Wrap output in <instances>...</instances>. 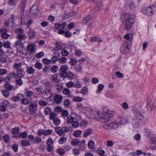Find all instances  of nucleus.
Listing matches in <instances>:
<instances>
[{
  "instance_id": "32",
  "label": "nucleus",
  "mask_w": 156,
  "mask_h": 156,
  "mask_svg": "<svg viewBox=\"0 0 156 156\" xmlns=\"http://www.w3.org/2000/svg\"><path fill=\"white\" fill-rule=\"evenodd\" d=\"M2 94L5 98H7L9 95V92L7 90L4 89L2 90Z\"/></svg>"
},
{
  "instance_id": "49",
  "label": "nucleus",
  "mask_w": 156,
  "mask_h": 156,
  "mask_svg": "<svg viewBox=\"0 0 156 156\" xmlns=\"http://www.w3.org/2000/svg\"><path fill=\"white\" fill-rule=\"evenodd\" d=\"M77 60L74 58H71L70 59V64L72 66L75 65L77 63Z\"/></svg>"
},
{
  "instance_id": "42",
  "label": "nucleus",
  "mask_w": 156,
  "mask_h": 156,
  "mask_svg": "<svg viewBox=\"0 0 156 156\" xmlns=\"http://www.w3.org/2000/svg\"><path fill=\"white\" fill-rule=\"evenodd\" d=\"M41 139L38 136H36L34 138V140L33 142V144H38L41 142Z\"/></svg>"
},
{
  "instance_id": "18",
  "label": "nucleus",
  "mask_w": 156,
  "mask_h": 156,
  "mask_svg": "<svg viewBox=\"0 0 156 156\" xmlns=\"http://www.w3.org/2000/svg\"><path fill=\"white\" fill-rule=\"evenodd\" d=\"M93 131L92 129L90 128H88L86 129L83 133V136L84 137L90 134Z\"/></svg>"
},
{
  "instance_id": "14",
  "label": "nucleus",
  "mask_w": 156,
  "mask_h": 156,
  "mask_svg": "<svg viewBox=\"0 0 156 156\" xmlns=\"http://www.w3.org/2000/svg\"><path fill=\"white\" fill-rule=\"evenodd\" d=\"M27 133L26 132H22L20 133L17 136H14V137L20 138H22L23 139H25L27 138Z\"/></svg>"
},
{
  "instance_id": "6",
  "label": "nucleus",
  "mask_w": 156,
  "mask_h": 156,
  "mask_svg": "<svg viewBox=\"0 0 156 156\" xmlns=\"http://www.w3.org/2000/svg\"><path fill=\"white\" fill-rule=\"evenodd\" d=\"M50 119L53 120V124L55 125H59L60 123V120L59 118L56 117L55 113H52L49 115Z\"/></svg>"
},
{
  "instance_id": "34",
  "label": "nucleus",
  "mask_w": 156,
  "mask_h": 156,
  "mask_svg": "<svg viewBox=\"0 0 156 156\" xmlns=\"http://www.w3.org/2000/svg\"><path fill=\"white\" fill-rule=\"evenodd\" d=\"M43 93H44V94L48 96L51 94V90L49 88H46L44 90Z\"/></svg>"
},
{
  "instance_id": "27",
  "label": "nucleus",
  "mask_w": 156,
  "mask_h": 156,
  "mask_svg": "<svg viewBox=\"0 0 156 156\" xmlns=\"http://www.w3.org/2000/svg\"><path fill=\"white\" fill-rule=\"evenodd\" d=\"M26 72L27 73L31 74L34 73V70L32 67L27 66V67Z\"/></svg>"
},
{
  "instance_id": "60",
  "label": "nucleus",
  "mask_w": 156,
  "mask_h": 156,
  "mask_svg": "<svg viewBox=\"0 0 156 156\" xmlns=\"http://www.w3.org/2000/svg\"><path fill=\"white\" fill-rule=\"evenodd\" d=\"M50 60L48 59L47 58H45L42 59V62L45 64H49L51 63Z\"/></svg>"
},
{
  "instance_id": "19",
  "label": "nucleus",
  "mask_w": 156,
  "mask_h": 156,
  "mask_svg": "<svg viewBox=\"0 0 156 156\" xmlns=\"http://www.w3.org/2000/svg\"><path fill=\"white\" fill-rule=\"evenodd\" d=\"M128 120L125 117H121L120 119V122H117L119 123V126L120 125H124L128 123Z\"/></svg>"
},
{
  "instance_id": "43",
  "label": "nucleus",
  "mask_w": 156,
  "mask_h": 156,
  "mask_svg": "<svg viewBox=\"0 0 156 156\" xmlns=\"http://www.w3.org/2000/svg\"><path fill=\"white\" fill-rule=\"evenodd\" d=\"M79 143L80 141L78 139H74L71 141V144L73 146H76L79 144Z\"/></svg>"
},
{
  "instance_id": "47",
  "label": "nucleus",
  "mask_w": 156,
  "mask_h": 156,
  "mask_svg": "<svg viewBox=\"0 0 156 156\" xmlns=\"http://www.w3.org/2000/svg\"><path fill=\"white\" fill-rule=\"evenodd\" d=\"M82 132L80 130H77L74 131L73 132V135L76 137H79L81 134Z\"/></svg>"
},
{
  "instance_id": "59",
  "label": "nucleus",
  "mask_w": 156,
  "mask_h": 156,
  "mask_svg": "<svg viewBox=\"0 0 156 156\" xmlns=\"http://www.w3.org/2000/svg\"><path fill=\"white\" fill-rule=\"evenodd\" d=\"M73 100L75 102H80L82 101L83 98L79 96H76L73 97Z\"/></svg>"
},
{
  "instance_id": "15",
  "label": "nucleus",
  "mask_w": 156,
  "mask_h": 156,
  "mask_svg": "<svg viewBox=\"0 0 156 156\" xmlns=\"http://www.w3.org/2000/svg\"><path fill=\"white\" fill-rule=\"evenodd\" d=\"M147 107L148 109L151 110L154 107L153 102L148 98L147 99Z\"/></svg>"
},
{
  "instance_id": "44",
  "label": "nucleus",
  "mask_w": 156,
  "mask_h": 156,
  "mask_svg": "<svg viewBox=\"0 0 156 156\" xmlns=\"http://www.w3.org/2000/svg\"><path fill=\"white\" fill-rule=\"evenodd\" d=\"M56 46L53 49V50H54L55 51H58L59 50H62V47L58 43H56L55 44Z\"/></svg>"
},
{
  "instance_id": "39",
  "label": "nucleus",
  "mask_w": 156,
  "mask_h": 156,
  "mask_svg": "<svg viewBox=\"0 0 156 156\" xmlns=\"http://www.w3.org/2000/svg\"><path fill=\"white\" fill-rule=\"evenodd\" d=\"M4 141L6 143H9L10 140L9 135V134H6L3 136Z\"/></svg>"
},
{
  "instance_id": "3",
  "label": "nucleus",
  "mask_w": 156,
  "mask_h": 156,
  "mask_svg": "<svg viewBox=\"0 0 156 156\" xmlns=\"http://www.w3.org/2000/svg\"><path fill=\"white\" fill-rule=\"evenodd\" d=\"M132 42L129 41L128 44L125 42L123 43L120 48V51L121 53L123 54H127L130 52L129 48Z\"/></svg>"
},
{
  "instance_id": "46",
  "label": "nucleus",
  "mask_w": 156,
  "mask_h": 156,
  "mask_svg": "<svg viewBox=\"0 0 156 156\" xmlns=\"http://www.w3.org/2000/svg\"><path fill=\"white\" fill-rule=\"evenodd\" d=\"M63 135L65 134V133L69 132L70 130L69 128L67 126H63L62 127Z\"/></svg>"
},
{
  "instance_id": "10",
  "label": "nucleus",
  "mask_w": 156,
  "mask_h": 156,
  "mask_svg": "<svg viewBox=\"0 0 156 156\" xmlns=\"http://www.w3.org/2000/svg\"><path fill=\"white\" fill-rule=\"evenodd\" d=\"M63 99L62 96L59 94H57L54 96V100L55 103L59 104L62 102Z\"/></svg>"
},
{
  "instance_id": "16",
  "label": "nucleus",
  "mask_w": 156,
  "mask_h": 156,
  "mask_svg": "<svg viewBox=\"0 0 156 156\" xmlns=\"http://www.w3.org/2000/svg\"><path fill=\"white\" fill-rule=\"evenodd\" d=\"M25 74V72L23 69L17 71V76L20 78H23Z\"/></svg>"
},
{
  "instance_id": "51",
  "label": "nucleus",
  "mask_w": 156,
  "mask_h": 156,
  "mask_svg": "<svg viewBox=\"0 0 156 156\" xmlns=\"http://www.w3.org/2000/svg\"><path fill=\"white\" fill-rule=\"evenodd\" d=\"M19 128L18 127H16L12 129V133L13 134H16L19 132Z\"/></svg>"
},
{
  "instance_id": "63",
  "label": "nucleus",
  "mask_w": 156,
  "mask_h": 156,
  "mask_svg": "<svg viewBox=\"0 0 156 156\" xmlns=\"http://www.w3.org/2000/svg\"><path fill=\"white\" fill-rule=\"evenodd\" d=\"M11 44L8 41L5 42L3 44V47L6 48H9L10 47Z\"/></svg>"
},
{
  "instance_id": "40",
  "label": "nucleus",
  "mask_w": 156,
  "mask_h": 156,
  "mask_svg": "<svg viewBox=\"0 0 156 156\" xmlns=\"http://www.w3.org/2000/svg\"><path fill=\"white\" fill-rule=\"evenodd\" d=\"M94 146V143L93 141L90 140L88 144V147L89 148L92 149Z\"/></svg>"
},
{
  "instance_id": "1",
  "label": "nucleus",
  "mask_w": 156,
  "mask_h": 156,
  "mask_svg": "<svg viewBox=\"0 0 156 156\" xmlns=\"http://www.w3.org/2000/svg\"><path fill=\"white\" fill-rule=\"evenodd\" d=\"M148 117L144 113L138 112L135 115L132 123L137 126L139 124H144L148 121Z\"/></svg>"
},
{
  "instance_id": "50",
  "label": "nucleus",
  "mask_w": 156,
  "mask_h": 156,
  "mask_svg": "<svg viewBox=\"0 0 156 156\" xmlns=\"http://www.w3.org/2000/svg\"><path fill=\"white\" fill-rule=\"evenodd\" d=\"M76 71L77 72H81L82 70V67L80 64L77 65L75 67Z\"/></svg>"
},
{
  "instance_id": "26",
  "label": "nucleus",
  "mask_w": 156,
  "mask_h": 156,
  "mask_svg": "<svg viewBox=\"0 0 156 156\" xmlns=\"http://www.w3.org/2000/svg\"><path fill=\"white\" fill-rule=\"evenodd\" d=\"M55 132L59 135H63L62 128L59 126H57L55 128Z\"/></svg>"
},
{
  "instance_id": "12",
  "label": "nucleus",
  "mask_w": 156,
  "mask_h": 156,
  "mask_svg": "<svg viewBox=\"0 0 156 156\" xmlns=\"http://www.w3.org/2000/svg\"><path fill=\"white\" fill-rule=\"evenodd\" d=\"M95 3L96 5L95 6L94 10L96 12H98L100 11L102 7V5L101 3L99 1Z\"/></svg>"
},
{
  "instance_id": "22",
  "label": "nucleus",
  "mask_w": 156,
  "mask_h": 156,
  "mask_svg": "<svg viewBox=\"0 0 156 156\" xmlns=\"http://www.w3.org/2000/svg\"><path fill=\"white\" fill-rule=\"evenodd\" d=\"M16 38L20 40H23L26 39L27 36L23 34H18L17 35Z\"/></svg>"
},
{
  "instance_id": "33",
  "label": "nucleus",
  "mask_w": 156,
  "mask_h": 156,
  "mask_svg": "<svg viewBox=\"0 0 156 156\" xmlns=\"http://www.w3.org/2000/svg\"><path fill=\"white\" fill-rule=\"evenodd\" d=\"M68 69L69 67L68 65H63L60 68L59 70L67 72Z\"/></svg>"
},
{
  "instance_id": "48",
  "label": "nucleus",
  "mask_w": 156,
  "mask_h": 156,
  "mask_svg": "<svg viewBox=\"0 0 156 156\" xmlns=\"http://www.w3.org/2000/svg\"><path fill=\"white\" fill-rule=\"evenodd\" d=\"M51 79L54 82H58L59 80V79H58V75L57 74L53 75L51 77Z\"/></svg>"
},
{
  "instance_id": "55",
  "label": "nucleus",
  "mask_w": 156,
  "mask_h": 156,
  "mask_svg": "<svg viewBox=\"0 0 156 156\" xmlns=\"http://www.w3.org/2000/svg\"><path fill=\"white\" fill-rule=\"evenodd\" d=\"M53 132L52 129H48L44 130V135L48 136L50 135Z\"/></svg>"
},
{
  "instance_id": "38",
  "label": "nucleus",
  "mask_w": 156,
  "mask_h": 156,
  "mask_svg": "<svg viewBox=\"0 0 156 156\" xmlns=\"http://www.w3.org/2000/svg\"><path fill=\"white\" fill-rule=\"evenodd\" d=\"M60 53L62 56H66L69 55V52L66 50L63 49L61 50Z\"/></svg>"
},
{
  "instance_id": "54",
  "label": "nucleus",
  "mask_w": 156,
  "mask_h": 156,
  "mask_svg": "<svg viewBox=\"0 0 156 156\" xmlns=\"http://www.w3.org/2000/svg\"><path fill=\"white\" fill-rule=\"evenodd\" d=\"M54 143V141L51 137H49L46 141L47 145H52Z\"/></svg>"
},
{
  "instance_id": "11",
  "label": "nucleus",
  "mask_w": 156,
  "mask_h": 156,
  "mask_svg": "<svg viewBox=\"0 0 156 156\" xmlns=\"http://www.w3.org/2000/svg\"><path fill=\"white\" fill-rule=\"evenodd\" d=\"M0 32L2 33L1 37L2 38L7 39L10 37V35L7 33V30L6 29L3 28L0 29Z\"/></svg>"
},
{
  "instance_id": "52",
  "label": "nucleus",
  "mask_w": 156,
  "mask_h": 156,
  "mask_svg": "<svg viewBox=\"0 0 156 156\" xmlns=\"http://www.w3.org/2000/svg\"><path fill=\"white\" fill-rule=\"evenodd\" d=\"M82 83L79 81L74 83V87L76 88H80L82 87Z\"/></svg>"
},
{
  "instance_id": "28",
  "label": "nucleus",
  "mask_w": 156,
  "mask_h": 156,
  "mask_svg": "<svg viewBox=\"0 0 156 156\" xmlns=\"http://www.w3.org/2000/svg\"><path fill=\"white\" fill-rule=\"evenodd\" d=\"M88 91V89L87 87H84L81 90L80 92L83 95H85L87 94Z\"/></svg>"
},
{
  "instance_id": "20",
  "label": "nucleus",
  "mask_w": 156,
  "mask_h": 156,
  "mask_svg": "<svg viewBox=\"0 0 156 156\" xmlns=\"http://www.w3.org/2000/svg\"><path fill=\"white\" fill-rule=\"evenodd\" d=\"M30 12L33 14L37 13L38 12V7L37 5H33L30 9Z\"/></svg>"
},
{
  "instance_id": "21",
  "label": "nucleus",
  "mask_w": 156,
  "mask_h": 156,
  "mask_svg": "<svg viewBox=\"0 0 156 156\" xmlns=\"http://www.w3.org/2000/svg\"><path fill=\"white\" fill-rule=\"evenodd\" d=\"M16 48L18 53L19 52L20 53L21 55H23V52L22 51L24 49V47L23 44L21 45L16 46Z\"/></svg>"
},
{
  "instance_id": "2",
  "label": "nucleus",
  "mask_w": 156,
  "mask_h": 156,
  "mask_svg": "<svg viewBox=\"0 0 156 156\" xmlns=\"http://www.w3.org/2000/svg\"><path fill=\"white\" fill-rule=\"evenodd\" d=\"M125 18L126 19L125 27L126 30H129L132 27L134 23V16L133 15L129 13L125 14Z\"/></svg>"
},
{
  "instance_id": "37",
  "label": "nucleus",
  "mask_w": 156,
  "mask_h": 156,
  "mask_svg": "<svg viewBox=\"0 0 156 156\" xmlns=\"http://www.w3.org/2000/svg\"><path fill=\"white\" fill-rule=\"evenodd\" d=\"M72 115L74 116L75 118L74 119L76 120V121H80L81 119V116L76 113H73Z\"/></svg>"
},
{
  "instance_id": "53",
  "label": "nucleus",
  "mask_w": 156,
  "mask_h": 156,
  "mask_svg": "<svg viewBox=\"0 0 156 156\" xmlns=\"http://www.w3.org/2000/svg\"><path fill=\"white\" fill-rule=\"evenodd\" d=\"M75 53L76 55L78 56H81L83 54V53L79 49H76L75 51Z\"/></svg>"
},
{
  "instance_id": "45",
  "label": "nucleus",
  "mask_w": 156,
  "mask_h": 156,
  "mask_svg": "<svg viewBox=\"0 0 156 156\" xmlns=\"http://www.w3.org/2000/svg\"><path fill=\"white\" fill-rule=\"evenodd\" d=\"M84 108L85 109V111H86V113H87L88 114H90V115H93V111L92 109L88 107Z\"/></svg>"
},
{
  "instance_id": "61",
  "label": "nucleus",
  "mask_w": 156,
  "mask_h": 156,
  "mask_svg": "<svg viewBox=\"0 0 156 156\" xmlns=\"http://www.w3.org/2000/svg\"><path fill=\"white\" fill-rule=\"evenodd\" d=\"M58 67L57 66L55 65L52 66L51 68V70L53 73H55L58 69Z\"/></svg>"
},
{
  "instance_id": "23",
  "label": "nucleus",
  "mask_w": 156,
  "mask_h": 156,
  "mask_svg": "<svg viewBox=\"0 0 156 156\" xmlns=\"http://www.w3.org/2000/svg\"><path fill=\"white\" fill-rule=\"evenodd\" d=\"M109 114L106 115L103 117H101V121L103 123L107 122L110 119Z\"/></svg>"
},
{
  "instance_id": "56",
  "label": "nucleus",
  "mask_w": 156,
  "mask_h": 156,
  "mask_svg": "<svg viewBox=\"0 0 156 156\" xmlns=\"http://www.w3.org/2000/svg\"><path fill=\"white\" fill-rule=\"evenodd\" d=\"M5 87L6 88L5 89L7 90H8L11 91L14 90L13 87L9 84H6L5 85Z\"/></svg>"
},
{
  "instance_id": "30",
  "label": "nucleus",
  "mask_w": 156,
  "mask_h": 156,
  "mask_svg": "<svg viewBox=\"0 0 156 156\" xmlns=\"http://www.w3.org/2000/svg\"><path fill=\"white\" fill-rule=\"evenodd\" d=\"M92 19V17L90 16H87L85 17L83 20V23L86 24L90 20Z\"/></svg>"
},
{
  "instance_id": "8",
  "label": "nucleus",
  "mask_w": 156,
  "mask_h": 156,
  "mask_svg": "<svg viewBox=\"0 0 156 156\" xmlns=\"http://www.w3.org/2000/svg\"><path fill=\"white\" fill-rule=\"evenodd\" d=\"M143 12L147 15L151 16L152 14V8L151 6L147 7L142 10Z\"/></svg>"
},
{
  "instance_id": "24",
  "label": "nucleus",
  "mask_w": 156,
  "mask_h": 156,
  "mask_svg": "<svg viewBox=\"0 0 156 156\" xmlns=\"http://www.w3.org/2000/svg\"><path fill=\"white\" fill-rule=\"evenodd\" d=\"M25 94L27 97L29 98L34 94V93L30 90H27L25 91Z\"/></svg>"
},
{
  "instance_id": "35",
  "label": "nucleus",
  "mask_w": 156,
  "mask_h": 156,
  "mask_svg": "<svg viewBox=\"0 0 156 156\" xmlns=\"http://www.w3.org/2000/svg\"><path fill=\"white\" fill-rule=\"evenodd\" d=\"M48 104V102L45 100H41L39 101V104L40 105L45 107Z\"/></svg>"
},
{
  "instance_id": "29",
  "label": "nucleus",
  "mask_w": 156,
  "mask_h": 156,
  "mask_svg": "<svg viewBox=\"0 0 156 156\" xmlns=\"http://www.w3.org/2000/svg\"><path fill=\"white\" fill-rule=\"evenodd\" d=\"M67 141V138L64 136H61L58 140V143L60 144H62L66 143Z\"/></svg>"
},
{
  "instance_id": "13",
  "label": "nucleus",
  "mask_w": 156,
  "mask_h": 156,
  "mask_svg": "<svg viewBox=\"0 0 156 156\" xmlns=\"http://www.w3.org/2000/svg\"><path fill=\"white\" fill-rule=\"evenodd\" d=\"M90 41L92 42L95 41L98 42H101L102 41V39L100 37L96 36L91 37Z\"/></svg>"
},
{
  "instance_id": "57",
  "label": "nucleus",
  "mask_w": 156,
  "mask_h": 156,
  "mask_svg": "<svg viewBox=\"0 0 156 156\" xmlns=\"http://www.w3.org/2000/svg\"><path fill=\"white\" fill-rule=\"evenodd\" d=\"M60 71V73L59 75H60L61 76L62 78H65L66 77L67 73V72L64 71Z\"/></svg>"
},
{
  "instance_id": "64",
  "label": "nucleus",
  "mask_w": 156,
  "mask_h": 156,
  "mask_svg": "<svg viewBox=\"0 0 156 156\" xmlns=\"http://www.w3.org/2000/svg\"><path fill=\"white\" fill-rule=\"evenodd\" d=\"M27 138L29 140H30L33 144V142L35 138L34 136L32 135H29L28 136Z\"/></svg>"
},
{
  "instance_id": "9",
  "label": "nucleus",
  "mask_w": 156,
  "mask_h": 156,
  "mask_svg": "<svg viewBox=\"0 0 156 156\" xmlns=\"http://www.w3.org/2000/svg\"><path fill=\"white\" fill-rule=\"evenodd\" d=\"M29 105L30 106V113L32 115L36 113L37 108V104H36L30 103Z\"/></svg>"
},
{
  "instance_id": "31",
  "label": "nucleus",
  "mask_w": 156,
  "mask_h": 156,
  "mask_svg": "<svg viewBox=\"0 0 156 156\" xmlns=\"http://www.w3.org/2000/svg\"><path fill=\"white\" fill-rule=\"evenodd\" d=\"M67 59L66 58L63 57L58 58V61L60 63L64 64L67 62Z\"/></svg>"
},
{
  "instance_id": "36",
  "label": "nucleus",
  "mask_w": 156,
  "mask_h": 156,
  "mask_svg": "<svg viewBox=\"0 0 156 156\" xmlns=\"http://www.w3.org/2000/svg\"><path fill=\"white\" fill-rule=\"evenodd\" d=\"M74 75L71 72L69 71L68 72L66 77L69 79L72 80L74 79Z\"/></svg>"
},
{
  "instance_id": "25",
  "label": "nucleus",
  "mask_w": 156,
  "mask_h": 156,
  "mask_svg": "<svg viewBox=\"0 0 156 156\" xmlns=\"http://www.w3.org/2000/svg\"><path fill=\"white\" fill-rule=\"evenodd\" d=\"M74 120V117L72 115H69L67 116L66 121L68 124L72 123Z\"/></svg>"
},
{
  "instance_id": "58",
  "label": "nucleus",
  "mask_w": 156,
  "mask_h": 156,
  "mask_svg": "<svg viewBox=\"0 0 156 156\" xmlns=\"http://www.w3.org/2000/svg\"><path fill=\"white\" fill-rule=\"evenodd\" d=\"M44 111L46 115H48L51 113V109L49 107H47L44 108Z\"/></svg>"
},
{
  "instance_id": "7",
  "label": "nucleus",
  "mask_w": 156,
  "mask_h": 156,
  "mask_svg": "<svg viewBox=\"0 0 156 156\" xmlns=\"http://www.w3.org/2000/svg\"><path fill=\"white\" fill-rule=\"evenodd\" d=\"M22 63L19 61H15L13 65L12 66V68L16 71L22 69Z\"/></svg>"
},
{
  "instance_id": "17",
  "label": "nucleus",
  "mask_w": 156,
  "mask_h": 156,
  "mask_svg": "<svg viewBox=\"0 0 156 156\" xmlns=\"http://www.w3.org/2000/svg\"><path fill=\"white\" fill-rule=\"evenodd\" d=\"M20 143L23 147H27L30 146L31 145L30 141L27 140H21Z\"/></svg>"
},
{
  "instance_id": "4",
  "label": "nucleus",
  "mask_w": 156,
  "mask_h": 156,
  "mask_svg": "<svg viewBox=\"0 0 156 156\" xmlns=\"http://www.w3.org/2000/svg\"><path fill=\"white\" fill-rule=\"evenodd\" d=\"M119 123L117 122H114L109 123L105 124L103 125V128L106 129H115L118 127Z\"/></svg>"
},
{
  "instance_id": "41",
  "label": "nucleus",
  "mask_w": 156,
  "mask_h": 156,
  "mask_svg": "<svg viewBox=\"0 0 156 156\" xmlns=\"http://www.w3.org/2000/svg\"><path fill=\"white\" fill-rule=\"evenodd\" d=\"M104 87V85L103 84H99L98 86V89L96 91L97 93L98 94L100 93L101 91L103 89Z\"/></svg>"
},
{
  "instance_id": "62",
  "label": "nucleus",
  "mask_w": 156,
  "mask_h": 156,
  "mask_svg": "<svg viewBox=\"0 0 156 156\" xmlns=\"http://www.w3.org/2000/svg\"><path fill=\"white\" fill-rule=\"evenodd\" d=\"M74 83L72 81H70L67 83L66 84V86L69 88L74 87Z\"/></svg>"
},
{
  "instance_id": "5",
  "label": "nucleus",
  "mask_w": 156,
  "mask_h": 156,
  "mask_svg": "<svg viewBox=\"0 0 156 156\" xmlns=\"http://www.w3.org/2000/svg\"><path fill=\"white\" fill-rule=\"evenodd\" d=\"M36 44L34 42L28 44L26 47L27 50L30 54H33L36 52Z\"/></svg>"
}]
</instances>
